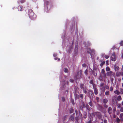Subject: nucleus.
<instances>
[{"label": "nucleus", "instance_id": "obj_13", "mask_svg": "<svg viewBox=\"0 0 123 123\" xmlns=\"http://www.w3.org/2000/svg\"><path fill=\"white\" fill-rule=\"evenodd\" d=\"M108 102V100L106 98H105L103 99V102L104 104H106Z\"/></svg>", "mask_w": 123, "mask_h": 123}, {"label": "nucleus", "instance_id": "obj_44", "mask_svg": "<svg viewBox=\"0 0 123 123\" xmlns=\"http://www.w3.org/2000/svg\"><path fill=\"white\" fill-rule=\"evenodd\" d=\"M75 119L76 120L77 122V123H79V122L78 121V117H76L75 118Z\"/></svg>", "mask_w": 123, "mask_h": 123}, {"label": "nucleus", "instance_id": "obj_36", "mask_svg": "<svg viewBox=\"0 0 123 123\" xmlns=\"http://www.w3.org/2000/svg\"><path fill=\"white\" fill-rule=\"evenodd\" d=\"M83 117L86 118V113H84V114Z\"/></svg>", "mask_w": 123, "mask_h": 123}, {"label": "nucleus", "instance_id": "obj_40", "mask_svg": "<svg viewBox=\"0 0 123 123\" xmlns=\"http://www.w3.org/2000/svg\"><path fill=\"white\" fill-rule=\"evenodd\" d=\"M105 71L104 69H103L101 70V73L102 74H103L105 73Z\"/></svg>", "mask_w": 123, "mask_h": 123}, {"label": "nucleus", "instance_id": "obj_4", "mask_svg": "<svg viewBox=\"0 0 123 123\" xmlns=\"http://www.w3.org/2000/svg\"><path fill=\"white\" fill-rule=\"evenodd\" d=\"M82 71L81 70L79 71L77 73V74L74 77L75 79L77 80L80 79L81 77Z\"/></svg>", "mask_w": 123, "mask_h": 123}, {"label": "nucleus", "instance_id": "obj_27", "mask_svg": "<svg viewBox=\"0 0 123 123\" xmlns=\"http://www.w3.org/2000/svg\"><path fill=\"white\" fill-rule=\"evenodd\" d=\"M101 76L104 79H105L106 76V74L105 73H104L102 74V75H101Z\"/></svg>", "mask_w": 123, "mask_h": 123}, {"label": "nucleus", "instance_id": "obj_38", "mask_svg": "<svg viewBox=\"0 0 123 123\" xmlns=\"http://www.w3.org/2000/svg\"><path fill=\"white\" fill-rule=\"evenodd\" d=\"M88 70L87 69H86L84 72V73L86 75H87Z\"/></svg>", "mask_w": 123, "mask_h": 123}, {"label": "nucleus", "instance_id": "obj_26", "mask_svg": "<svg viewBox=\"0 0 123 123\" xmlns=\"http://www.w3.org/2000/svg\"><path fill=\"white\" fill-rule=\"evenodd\" d=\"M84 85L83 84H81L80 85V87L81 89H85L86 88L84 87Z\"/></svg>", "mask_w": 123, "mask_h": 123}, {"label": "nucleus", "instance_id": "obj_45", "mask_svg": "<svg viewBox=\"0 0 123 123\" xmlns=\"http://www.w3.org/2000/svg\"><path fill=\"white\" fill-rule=\"evenodd\" d=\"M120 91L121 92V94H123V89L121 88L120 89Z\"/></svg>", "mask_w": 123, "mask_h": 123}, {"label": "nucleus", "instance_id": "obj_43", "mask_svg": "<svg viewBox=\"0 0 123 123\" xmlns=\"http://www.w3.org/2000/svg\"><path fill=\"white\" fill-rule=\"evenodd\" d=\"M92 86L93 89H94L95 88H97L96 87V86L94 84H92Z\"/></svg>", "mask_w": 123, "mask_h": 123}, {"label": "nucleus", "instance_id": "obj_9", "mask_svg": "<svg viewBox=\"0 0 123 123\" xmlns=\"http://www.w3.org/2000/svg\"><path fill=\"white\" fill-rule=\"evenodd\" d=\"M84 44L85 45V47H86V48L88 46L91 45L90 43L89 42H84Z\"/></svg>", "mask_w": 123, "mask_h": 123}, {"label": "nucleus", "instance_id": "obj_62", "mask_svg": "<svg viewBox=\"0 0 123 123\" xmlns=\"http://www.w3.org/2000/svg\"><path fill=\"white\" fill-rule=\"evenodd\" d=\"M104 123H107V121L106 120H104Z\"/></svg>", "mask_w": 123, "mask_h": 123}, {"label": "nucleus", "instance_id": "obj_30", "mask_svg": "<svg viewBox=\"0 0 123 123\" xmlns=\"http://www.w3.org/2000/svg\"><path fill=\"white\" fill-rule=\"evenodd\" d=\"M90 105V106L91 107H92L93 106V104L92 103L91 101L88 103Z\"/></svg>", "mask_w": 123, "mask_h": 123}, {"label": "nucleus", "instance_id": "obj_3", "mask_svg": "<svg viewBox=\"0 0 123 123\" xmlns=\"http://www.w3.org/2000/svg\"><path fill=\"white\" fill-rule=\"evenodd\" d=\"M44 11L47 12L49 10V6L48 5L49 2L46 0H44Z\"/></svg>", "mask_w": 123, "mask_h": 123}, {"label": "nucleus", "instance_id": "obj_50", "mask_svg": "<svg viewBox=\"0 0 123 123\" xmlns=\"http://www.w3.org/2000/svg\"><path fill=\"white\" fill-rule=\"evenodd\" d=\"M68 72V70L66 68H65L64 70V72L65 73H67Z\"/></svg>", "mask_w": 123, "mask_h": 123}, {"label": "nucleus", "instance_id": "obj_31", "mask_svg": "<svg viewBox=\"0 0 123 123\" xmlns=\"http://www.w3.org/2000/svg\"><path fill=\"white\" fill-rule=\"evenodd\" d=\"M69 111L70 113H72L74 111L73 109L72 108H71L69 110Z\"/></svg>", "mask_w": 123, "mask_h": 123}, {"label": "nucleus", "instance_id": "obj_19", "mask_svg": "<svg viewBox=\"0 0 123 123\" xmlns=\"http://www.w3.org/2000/svg\"><path fill=\"white\" fill-rule=\"evenodd\" d=\"M73 43V42L72 43V44L71 45L70 47H69V50H68V52L69 53H70V51H71V49H72V48H73V45H72V44Z\"/></svg>", "mask_w": 123, "mask_h": 123}, {"label": "nucleus", "instance_id": "obj_7", "mask_svg": "<svg viewBox=\"0 0 123 123\" xmlns=\"http://www.w3.org/2000/svg\"><path fill=\"white\" fill-rule=\"evenodd\" d=\"M116 57L115 53H113L111 57V59L112 61H115L116 60Z\"/></svg>", "mask_w": 123, "mask_h": 123}, {"label": "nucleus", "instance_id": "obj_28", "mask_svg": "<svg viewBox=\"0 0 123 123\" xmlns=\"http://www.w3.org/2000/svg\"><path fill=\"white\" fill-rule=\"evenodd\" d=\"M117 100L118 101L121 100L122 99V98L120 96H119L117 98Z\"/></svg>", "mask_w": 123, "mask_h": 123}, {"label": "nucleus", "instance_id": "obj_10", "mask_svg": "<svg viewBox=\"0 0 123 123\" xmlns=\"http://www.w3.org/2000/svg\"><path fill=\"white\" fill-rule=\"evenodd\" d=\"M78 43H77V44L75 45V48L74 50V52L75 54L77 53L78 50Z\"/></svg>", "mask_w": 123, "mask_h": 123}, {"label": "nucleus", "instance_id": "obj_35", "mask_svg": "<svg viewBox=\"0 0 123 123\" xmlns=\"http://www.w3.org/2000/svg\"><path fill=\"white\" fill-rule=\"evenodd\" d=\"M110 70V68L108 67H106V70L107 71H109Z\"/></svg>", "mask_w": 123, "mask_h": 123}, {"label": "nucleus", "instance_id": "obj_55", "mask_svg": "<svg viewBox=\"0 0 123 123\" xmlns=\"http://www.w3.org/2000/svg\"><path fill=\"white\" fill-rule=\"evenodd\" d=\"M62 100L63 101H64L65 100V98L64 97H62Z\"/></svg>", "mask_w": 123, "mask_h": 123}, {"label": "nucleus", "instance_id": "obj_34", "mask_svg": "<svg viewBox=\"0 0 123 123\" xmlns=\"http://www.w3.org/2000/svg\"><path fill=\"white\" fill-rule=\"evenodd\" d=\"M116 121L117 123H119L120 121V119L118 117H117L116 118Z\"/></svg>", "mask_w": 123, "mask_h": 123}, {"label": "nucleus", "instance_id": "obj_48", "mask_svg": "<svg viewBox=\"0 0 123 123\" xmlns=\"http://www.w3.org/2000/svg\"><path fill=\"white\" fill-rule=\"evenodd\" d=\"M104 84L103 83H101L100 85V87H102L104 86Z\"/></svg>", "mask_w": 123, "mask_h": 123}, {"label": "nucleus", "instance_id": "obj_33", "mask_svg": "<svg viewBox=\"0 0 123 123\" xmlns=\"http://www.w3.org/2000/svg\"><path fill=\"white\" fill-rule=\"evenodd\" d=\"M86 108L87 109L89 110V111L90 109V107L88 105H86Z\"/></svg>", "mask_w": 123, "mask_h": 123}, {"label": "nucleus", "instance_id": "obj_54", "mask_svg": "<svg viewBox=\"0 0 123 123\" xmlns=\"http://www.w3.org/2000/svg\"><path fill=\"white\" fill-rule=\"evenodd\" d=\"M54 59L55 60H56L58 59V61H59L60 60V59L59 58H58L57 57H55L54 58Z\"/></svg>", "mask_w": 123, "mask_h": 123}, {"label": "nucleus", "instance_id": "obj_20", "mask_svg": "<svg viewBox=\"0 0 123 123\" xmlns=\"http://www.w3.org/2000/svg\"><path fill=\"white\" fill-rule=\"evenodd\" d=\"M75 97V99H78L79 98V95L77 94H74Z\"/></svg>", "mask_w": 123, "mask_h": 123}, {"label": "nucleus", "instance_id": "obj_5", "mask_svg": "<svg viewBox=\"0 0 123 123\" xmlns=\"http://www.w3.org/2000/svg\"><path fill=\"white\" fill-rule=\"evenodd\" d=\"M93 117H98L100 118L101 116V114L100 113L98 112H95L92 113Z\"/></svg>", "mask_w": 123, "mask_h": 123}, {"label": "nucleus", "instance_id": "obj_41", "mask_svg": "<svg viewBox=\"0 0 123 123\" xmlns=\"http://www.w3.org/2000/svg\"><path fill=\"white\" fill-rule=\"evenodd\" d=\"M83 92L86 94V93H87V92L86 91V88H85V89H83Z\"/></svg>", "mask_w": 123, "mask_h": 123}, {"label": "nucleus", "instance_id": "obj_17", "mask_svg": "<svg viewBox=\"0 0 123 123\" xmlns=\"http://www.w3.org/2000/svg\"><path fill=\"white\" fill-rule=\"evenodd\" d=\"M89 116L90 120H92V117H93L92 115V114H89Z\"/></svg>", "mask_w": 123, "mask_h": 123}, {"label": "nucleus", "instance_id": "obj_60", "mask_svg": "<svg viewBox=\"0 0 123 123\" xmlns=\"http://www.w3.org/2000/svg\"><path fill=\"white\" fill-rule=\"evenodd\" d=\"M90 83L92 85L93 84V81L92 80H91L90 81Z\"/></svg>", "mask_w": 123, "mask_h": 123}, {"label": "nucleus", "instance_id": "obj_1", "mask_svg": "<svg viewBox=\"0 0 123 123\" xmlns=\"http://www.w3.org/2000/svg\"><path fill=\"white\" fill-rule=\"evenodd\" d=\"M63 75L62 74L60 76V80L61 82L60 88L62 90L67 89L68 87V81H66L62 79V77H63Z\"/></svg>", "mask_w": 123, "mask_h": 123}, {"label": "nucleus", "instance_id": "obj_8", "mask_svg": "<svg viewBox=\"0 0 123 123\" xmlns=\"http://www.w3.org/2000/svg\"><path fill=\"white\" fill-rule=\"evenodd\" d=\"M89 97L90 99L93 98V92L91 91H90L89 92Z\"/></svg>", "mask_w": 123, "mask_h": 123}, {"label": "nucleus", "instance_id": "obj_23", "mask_svg": "<svg viewBox=\"0 0 123 123\" xmlns=\"http://www.w3.org/2000/svg\"><path fill=\"white\" fill-rule=\"evenodd\" d=\"M101 91L103 92H104L105 91V88L104 86L100 88Z\"/></svg>", "mask_w": 123, "mask_h": 123}, {"label": "nucleus", "instance_id": "obj_21", "mask_svg": "<svg viewBox=\"0 0 123 123\" xmlns=\"http://www.w3.org/2000/svg\"><path fill=\"white\" fill-rule=\"evenodd\" d=\"M94 93L95 95H97L98 94V89L97 88H95L94 89Z\"/></svg>", "mask_w": 123, "mask_h": 123}, {"label": "nucleus", "instance_id": "obj_57", "mask_svg": "<svg viewBox=\"0 0 123 123\" xmlns=\"http://www.w3.org/2000/svg\"><path fill=\"white\" fill-rule=\"evenodd\" d=\"M105 57L106 59H107L109 57V56L107 55H105Z\"/></svg>", "mask_w": 123, "mask_h": 123}, {"label": "nucleus", "instance_id": "obj_39", "mask_svg": "<svg viewBox=\"0 0 123 123\" xmlns=\"http://www.w3.org/2000/svg\"><path fill=\"white\" fill-rule=\"evenodd\" d=\"M83 95L82 94H80L79 96V97H80V98H81L82 99L83 98Z\"/></svg>", "mask_w": 123, "mask_h": 123}, {"label": "nucleus", "instance_id": "obj_15", "mask_svg": "<svg viewBox=\"0 0 123 123\" xmlns=\"http://www.w3.org/2000/svg\"><path fill=\"white\" fill-rule=\"evenodd\" d=\"M112 72L111 71L108 72L106 73V75L108 76H110L111 75Z\"/></svg>", "mask_w": 123, "mask_h": 123}, {"label": "nucleus", "instance_id": "obj_12", "mask_svg": "<svg viewBox=\"0 0 123 123\" xmlns=\"http://www.w3.org/2000/svg\"><path fill=\"white\" fill-rule=\"evenodd\" d=\"M74 113L73 115H71L70 117L69 118V120H71L72 121H73L74 120Z\"/></svg>", "mask_w": 123, "mask_h": 123}, {"label": "nucleus", "instance_id": "obj_37", "mask_svg": "<svg viewBox=\"0 0 123 123\" xmlns=\"http://www.w3.org/2000/svg\"><path fill=\"white\" fill-rule=\"evenodd\" d=\"M117 108H120L121 106V105L120 104H118L117 105Z\"/></svg>", "mask_w": 123, "mask_h": 123}, {"label": "nucleus", "instance_id": "obj_51", "mask_svg": "<svg viewBox=\"0 0 123 123\" xmlns=\"http://www.w3.org/2000/svg\"><path fill=\"white\" fill-rule=\"evenodd\" d=\"M120 45L121 46H122L123 45V41H121L120 42Z\"/></svg>", "mask_w": 123, "mask_h": 123}, {"label": "nucleus", "instance_id": "obj_58", "mask_svg": "<svg viewBox=\"0 0 123 123\" xmlns=\"http://www.w3.org/2000/svg\"><path fill=\"white\" fill-rule=\"evenodd\" d=\"M120 75L121 76H123V72L121 71L120 72Z\"/></svg>", "mask_w": 123, "mask_h": 123}, {"label": "nucleus", "instance_id": "obj_29", "mask_svg": "<svg viewBox=\"0 0 123 123\" xmlns=\"http://www.w3.org/2000/svg\"><path fill=\"white\" fill-rule=\"evenodd\" d=\"M63 36L62 35V38L63 39V40H65V33H63Z\"/></svg>", "mask_w": 123, "mask_h": 123}, {"label": "nucleus", "instance_id": "obj_53", "mask_svg": "<svg viewBox=\"0 0 123 123\" xmlns=\"http://www.w3.org/2000/svg\"><path fill=\"white\" fill-rule=\"evenodd\" d=\"M113 87L112 86H111L110 88V90L111 91H112L113 90Z\"/></svg>", "mask_w": 123, "mask_h": 123}, {"label": "nucleus", "instance_id": "obj_11", "mask_svg": "<svg viewBox=\"0 0 123 123\" xmlns=\"http://www.w3.org/2000/svg\"><path fill=\"white\" fill-rule=\"evenodd\" d=\"M108 111L110 114H111L112 113V109L111 107H109L108 109Z\"/></svg>", "mask_w": 123, "mask_h": 123}, {"label": "nucleus", "instance_id": "obj_16", "mask_svg": "<svg viewBox=\"0 0 123 123\" xmlns=\"http://www.w3.org/2000/svg\"><path fill=\"white\" fill-rule=\"evenodd\" d=\"M18 10L19 11H22L23 9V6H19L18 7Z\"/></svg>", "mask_w": 123, "mask_h": 123}, {"label": "nucleus", "instance_id": "obj_52", "mask_svg": "<svg viewBox=\"0 0 123 123\" xmlns=\"http://www.w3.org/2000/svg\"><path fill=\"white\" fill-rule=\"evenodd\" d=\"M71 101L73 104V105H74V100L73 99H72L71 100Z\"/></svg>", "mask_w": 123, "mask_h": 123}, {"label": "nucleus", "instance_id": "obj_14", "mask_svg": "<svg viewBox=\"0 0 123 123\" xmlns=\"http://www.w3.org/2000/svg\"><path fill=\"white\" fill-rule=\"evenodd\" d=\"M114 68L115 71H117L119 70V68L117 65H115L114 66Z\"/></svg>", "mask_w": 123, "mask_h": 123}, {"label": "nucleus", "instance_id": "obj_47", "mask_svg": "<svg viewBox=\"0 0 123 123\" xmlns=\"http://www.w3.org/2000/svg\"><path fill=\"white\" fill-rule=\"evenodd\" d=\"M106 104H104V106L105 107L107 108L108 106L107 105H106Z\"/></svg>", "mask_w": 123, "mask_h": 123}, {"label": "nucleus", "instance_id": "obj_49", "mask_svg": "<svg viewBox=\"0 0 123 123\" xmlns=\"http://www.w3.org/2000/svg\"><path fill=\"white\" fill-rule=\"evenodd\" d=\"M105 63V61H103L102 62V63L100 64V65L101 66H102L103 64H104Z\"/></svg>", "mask_w": 123, "mask_h": 123}, {"label": "nucleus", "instance_id": "obj_64", "mask_svg": "<svg viewBox=\"0 0 123 123\" xmlns=\"http://www.w3.org/2000/svg\"><path fill=\"white\" fill-rule=\"evenodd\" d=\"M118 81L119 82H120L121 80V79L120 78H118Z\"/></svg>", "mask_w": 123, "mask_h": 123}, {"label": "nucleus", "instance_id": "obj_63", "mask_svg": "<svg viewBox=\"0 0 123 123\" xmlns=\"http://www.w3.org/2000/svg\"><path fill=\"white\" fill-rule=\"evenodd\" d=\"M105 88L106 89H109V86H107V85H106L105 86Z\"/></svg>", "mask_w": 123, "mask_h": 123}, {"label": "nucleus", "instance_id": "obj_32", "mask_svg": "<svg viewBox=\"0 0 123 123\" xmlns=\"http://www.w3.org/2000/svg\"><path fill=\"white\" fill-rule=\"evenodd\" d=\"M20 2L21 3H23L25 2V0H18V2Z\"/></svg>", "mask_w": 123, "mask_h": 123}, {"label": "nucleus", "instance_id": "obj_22", "mask_svg": "<svg viewBox=\"0 0 123 123\" xmlns=\"http://www.w3.org/2000/svg\"><path fill=\"white\" fill-rule=\"evenodd\" d=\"M114 92L115 93L118 95H119L120 93V92L119 91L117 90L114 91Z\"/></svg>", "mask_w": 123, "mask_h": 123}, {"label": "nucleus", "instance_id": "obj_2", "mask_svg": "<svg viewBox=\"0 0 123 123\" xmlns=\"http://www.w3.org/2000/svg\"><path fill=\"white\" fill-rule=\"evenodd\" d=\"M28 14L30 18L31 19H34L36 17V16L34 14L33 11L31 9H29L28 10Z\"/></svg>", "mask_w": 123, "mask_h": 123}, {"label": "nucleus", "instance_id": "obj_42", "mask_svg": "<svg viewBox=\"0 0 123 123\" xmlns=\"http://www.w3.org/2000/svg\"><path fill=\"white\" fill-rule=\"evenodd\" d=\"M105 94V95H109V91L106 92Z\"/></svg>", "mask_w": 123, "mask_h": 123}, {"label": "nucleus", "instance_id": "obj_18", "mask_svg": "<svg viewBox=\"0 0 123 123\" xmlns=\"http://www.w3.org/2000/svg\"><path fill=\"white\" fill-rule=\"evenodd\" d=\"M116 75L117 77H119L121 75L120 72H117L116 73Z\"/></svg>", "mask_w": 123, "mask_h": 123}, {"label": "nucleus", "instance_id": "obj_46", "mask_svg": "<svg viewBox=\"0 0 123 123\" xmlns=\"http://www.w3.org/2000/svg\"><path fill=\"white\" fill-rule=\"evenodd\" d=\"M67 117V116H64L63 118V121H64V120H65L66 119Z\"/></svg>", "mask_w": 123, "mask_h": 123}, {"label": "nucleus", "instance_id": "obj_25", "mask_svg": "<svg viewBox=\"0 0 123 123\" xmlns=\"http://www.w3.org/2000/svg\"><path fill=\"white\" fill-rule=\"evenodd\" d=\"M104 79V78H103L101 76V75L99 78V80L100 81H102L103 80V79Z\"/></svg>", "mask_w": 123, "mask_h": 123}, {"label": "nucleus", "instance_id": "obj_6", "mask_svg": "<svg viewBox=\"0 0 123 123\" xmlns=\"http://www.w3.org/2000/svg\"><path fill=\"white\" fill-rule=\"evenodd\" d=\"M87 51L90 54L92 57V55L93 54H94L95 52V51L94 49H91L89 48H87Z\"/></svg>", "mask_w": 123, "mask_h": 123}, {"label": "nucleus", "instance_id": "obj_59", "mask_svg": "<svg viewBox=\"0 0 123 123\" xmlns=\"http://www.w3.org/2000/svg\"><path fill=\"white\" fill-rule=\"evenodd\" d=\"M70 81L71 82H73L74 81V80L72 79H70Z\"/></svg>", "mask_w": 123, "mask_h": 123}, {"label": "nucleus", "instance_id": "obj_61", "mask_svg": "<svg viewBox=\"0 0 123 123\" xmlns=\"http://www.w3.org/2000/svg\"><path fill=\"white\" fill-rule=\"evenodd\" d=\"M53 56L54 57H55L57 56V54L56 53H54L53 54Z\"/></svg>", "mask_w": 123, "mask_h": 123}, {"label": "nucleus", "instance_id": "obj_56", "mask_svg": "<svg viewBox=\"0 0 123 123\" xmlns=\"http://www.w3.org/2000/svg\"><path fill=\"white\" fill-rule=\"evenodd\" d=\"M120 111L121 112H123V107H121V108Z\"/></svg>", "mask_w": 123, "mask_h": 123}, {"label": "nucleus", "instance_id": "obj_24", "mask_svg": "<svg viewBox=\"0 0 123 123\" xmlns=\"http://www.w3.org/2000/svg\"><path fill=\"white\" fill-rule=\"evenodd\" d=\"M123 113H121L120 115V116L119 117L120 118V119L121 120H123Z\"/></svg>", "mask_w": 123, "mask_h": 123}]
</instances>
